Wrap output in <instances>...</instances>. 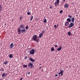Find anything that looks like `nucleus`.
<instances>
[{
    "label": "nucleus",
    "mask_w": 80,
    "mask_h": 80,
    "mask_svg": "<svg viewBox=\"0 0 80 80\" xmlns=\"http://www.w3.org/2000/svg\"><path fill=\"white\" fill-rule=\"evenodd\" d=\"M32 39L33 41H35L36 42H39V39H37V35H34L32 36Z\"/></svg>",
    "instance_id": "obj_1"
},
{
    "label": "nucleus",
    "mask_w": 80,
    "mask_h": 80,
    "mask_svg": "<svg viewBox=\"0 0 80 80\" xmlns=\"http://www.w3.org/2000/svg\"><path fill=\"white\" fill-rule=\"evenodd\" d=\"M29 53L31 55H34L35 53V50L34 49H32L31 50H30Z\"/></svg>",
    "instance_id": "obj_2"
},
{
    "label": "nucleus",
    "mask_w": 80,
    "mask_h": 80,
    "mask_svg": "<svg viewBox=\"0 0 80 80\" xmlns=\"http://www.w3.org/2000/svg\"><path fill=\"white\" fill-rule=\"evenodd\" d=\"M29 67H30V68H33L34 66L33 65V64H32L31 62L29 63L28 65Z\"/></svg>",
    "instance_id": "obj_3"
},
{
    "label": "nucleus",
    "mask_w": 80,
    "mask_h": 80,
    "mask_svg": "<svg viewBox=\"0 0 80 80\" xmlns=\"http://www.w3.org/2000/svg\"><path fill=\"white\" fill-rule=\"evenodd\" d=\"M73 25H74V23H72V22H71V23L69 24L68 27L69 28H71V27H72L73 26Z\"/></svg>",
    "instance_id": "obj_4"
},
{
    "label": "nucleus",
    "mask_w": 80,
    "mask_h": 80,
    "mask_svg": "<svg viewBox=\"0 0 80 80\" xmlns=\"http://www.w3.org/2000/svg\"><path fill=\"white\" fill-rule=\"evenodd\" d=\"M19 28H22V29H24L25 28V26L23 24H21L19 26Z\"/></svg>",
    "instance_id": "obj_5"
},
{
    "label": "nucleus",
    "mask_w": 80,
    "mask_h": 80,
    "mask_svg": "<svg viewBox=\"0 0 80 80\" xmlns=\"http://www.w3.org/2000/svg\"><path fill=\"white\" fill-rule=\"evenodd\" d=\"M21 32L22 33H26V29L24 28L21 29Z\"/></svg>",
    "instance_id": "obj_6"
},
{
    "label": "nucleus",
    "mask_w": 80,
    "mask_h": 80,
    "mask_svg": "<svg viewBox=\"0 0 80 80\" xmlns=\"http://www.w3.org/2000/svg\"><path fill=\"white\" fill-rule=\"evenodd\" d=\"M10 47L11 49H12V48L14 47V45L13 44V43H11L10 45Z\"/></svg>",
    "instance_id": "obj_7"
},
{
    "label": "nucleus",
    "mask_w": 80,
    "mask_h": 80,
    "mask_svg": "<svg viewBox=\"0 0 80 80\" xmlns=\"http://www.w3.org/2000/svg\"><path fill=\"white\" fill-rule=\"evenodd\" d=\"M60 72L58 73V75H60V74H61V76H62V75H63V71H62L61 69H60Z\"/></svg>",
    "instance_id": "obj_8"
},
{
    "label": "nucleus",
    "mask_w": 80,
    "mask_h": 80,
    "mask_svg": "<svg viewBox=\"0 0 80 80\" xmlns=\"http://www.w3.org/2000/svg\"><path fill=\"white\" fill-rule=\"evenodd\" d=\"M18 32L19 35H20L21 34V30L20 29H18Z\"/></svg>",
    "instance_id": "obj_9"
},
{
    "label": "nucleus",
    "mask_w": 80,
    "mask_h": 80,
    "mask_svg": "<svg viewBox=\"0 0 80 80\" xmlns=\"http://www.w3.org/2000/svg\"><path fill=\"white\" fill-rule=\"evenodd\" d=\"M64 8H67L68 7V5L67 3H65L64 6Z\"/></svg>",
    "instance_id": "obj_10"
},
{
    "label": "nucleus",
    "mask_w": 80,
    "mask_h": 80,
    "mask_svg": "<svg viewBox=\"0 0 80 80\" xmlns=\"http://www.w3.org/2000/svg\"><path fill=\"white\" fill-rule=\"evenodd\" d=\"M75 18H74V17H73L72 18L71 20V22L72 23H74V21H75Z\"/></svg>",
    "instance_id": "obj_11"
},
{
    "label": "nucleus",
    "mask_w": 80,
    "mask_h": 80,
    "mask_svg": "<svg viewBox=\"0 0 80 80\" xmlns=\"http://www.w3.org/2000/svg\"><path fill=\"white\" fill-rule=\"evenodd\" d=\"M29 60L31 61V62H34L35 60H34L32 58H30L29 59Z\"/></svg>",
    "instance_id": "obj_12"
},
{
    "label": "nucleus",
    "mask_w": 80,
    "mask_h": 80,
    "mask_svg": "<svg viewBox=\"0 0 80 80\" xmlns=\"http://www.w3.org/2000/svg\"><path fill=\"white\" fill-rule=\"evenodd\" d=\"M61 49L62 47H60L59 48H58L57 49V50H58V51H60V50H61Z\"/></svg>",
    "instance_id": "obj_13"
},
{
    "label": "nucleus",
    "mask_w": 80,
    "mask_h": 80,
    "mask_svg": "<svg viewBox=\"0 0 80 80\" xmlns=\"http://www.w3.org/2000/svg\"><path fill=\"white\" fill-rule=\"evenodd\" d=\"M67 21L69 22H71V19L70 18H68L67 19Z\"/></svg>",
    "instance_id": "obj_14"
},
{
    "label": "nucleus",
    "mask_w": 80,
    "mask_h": 80,
    "mask_svg": "<svg viewBox=\"0 0 80 80\" xmlns=\"http://www.w3.org/2000/svg\"><path fill=\"white\" fill-rule=\"evenodd\" d=\"M13 57V55L10 54L9 55V58H12Z\"/></svg>",
    "instance_id": "obj_15"
},
{
    "label": "nucleus",
    "mask_w": 80,
    "mask_h": 80,
    "mask_svg": "<svg viewBox=\"0 0 80 80\" xmlns=\"http://www.w3.org/2000/svg\"><path fill=\"white\" fill-rule=\"evenodd\" d=\"M7 63H8V61H5L4 62V64L5 65H7Z\"/></svg>",
    "instance_id": "obj_16"
},
{
    "label": "nucleus",
    "mask_w": 80,
    "mask_h": 80,
    "mask_svg": "<svg viewBox=\"0 0 80 80\" xmlns=\"http://www.w3.org/2000/svg\"><path fill=\"white\" fill-rule=\"evenodd\" d=\"M44 20L43 21L44 23H47V19H45V17H44Z\"/></svg>",
    "instance_id": "obj_17"
},
{
    "label": "nucleus",
    "mask_w": 80,
    "mask_h": 80,
    "mask_svg": "<svg viewBox=\"0 0 80 80\" xmlns=\"http://www.w3.org/2000/svg\"><path fill=\"white\" fill-rule=\"evenodd\" d=\"M68 25V22H66L65 23V26H67Z\"/></svg>",
    "instance_id": "obj_18"
},
{
    "label": "nucleus",
    "mask_w": 80,
    "mask_h": 80,
    "mask_svg": "<svg viewBox=\"0 0 80 80\" xmlns=\"http://www.w3.org/2000/svg\"><path fill=\"white\" fill-rule=\"evenodd\" d=\"M42 36H43V34L40 33V34L39 35V38H41Z\"/></svg>",
    "instance_id": "obj_19"
},
{
    "label": "nucleus",
    "mask_w": 80,
    "mask_h": 80,
    "mask_svg": "<svg viewBox=\"0 0 80 80\" xmlns=\"http://www.w3.org/2000/svg\"><path fill=\"white\" fill-rule=\"evenodd\" d=\"M51 50L52 52H53V51H54V48L53 47L51 48Z\"/></svg>",
    "instance_id": "obj_20"
},
{
    "label": "nucleus",
    "mask_w": 80,
    "mask_h": 80,
    "mask_svg": "<svg viewBox=\"0 0 80 80\" xmlns=\"http://www.w3.org/2000/svg\"><path fill=\"white\" fill-rule=\"evenodd\" d=\"M68 34L69 36H70V35H71V33H70V32H68Z\"/></svg>",
    "instance_id": "obj_21"
},
{
    "label": "nucleus",
    "mask_w": 80,
    "mask_h": 80,
    "mask_svg": "<svg viewBox=\"0 0 80 80\" xmlns=\"http://www.w3.org/2000/svg\"><path fill=\"white\" fill-rule=\"evenodd\" d=\"M54 4L55 5V6H58V4H57V2H56L55 3H54Z\"/></svg>",
    "instance_id": "obj_22"
},
{
    "label": "nucleus",
    "mask_w": 80,
    "mask_h": 80,
    "mask_svg": "<svg viewBox=\"0 0 80 80\" xmlns=\"http://www.w3.org/2000/svg\"><path fill=\"white\" fill-rule=\"evenodd\" d=\"M33 16H32L30 17V21H32L33 19Z\"/></svg>",
    "instance_id": "obj_23"
},
{
    "label": "nucleus",
    "mask_w": 80,
    "mask_h": 80,
    "mask_svg": "<svg viewBox=\"0 0 80 80\" xmlns=\"http://www.w3.org/2000/svg\"><path fill=\"white\" fill-rule=\"evenodd\" d=\"M23 67H24V68H27V65H23Z\"/></svg>",
    "instance_id": "obj_24"
},
{
    "label": "nucleus",
    "mask_w": 80,
    "mask_h": 80,
    "mask_svg": "<svg viewBox=\"0 0 80 80\" xmlns=\"http://www.w3.org/2000/svg\"><path fill=\"white\" fill-rule=\"evenodd\" d=\"M0 71H1V72H3V71H4V69H3V68L1 69H0Z\"/></svg>",
    "instance_id": "obj_25"
},
{
    "label": "nucleus",
    "mask_w": 80,
    "mask_h": 80,
    "mask_svg": "<svg viewBox=\"0 0 80 80\" xmlns=\"http://www.w3.org/2000/svg\"><path fill=\"white\" fill-rule=\"evenodd\" d=\"M5 73H3L2 75V77H4V76H5Z\"/></svg>",
    "instance_id": "obj_26"
},
{
    "label": "nucleus",
    "mask_w": 80,
    "mask_h": 80,
    "mask_svg": "<svg viewBox=\"0 0 80 80\" xmlns=\"http://www.w3.org/2000/svg\"><path fill=\"white\" fill-rule=\"evenodd\" d=\"M27 14L28 15H31V13L30 12H27Z\"/></svg>",
    "instance_id": "obj_27"
},
{
    "label": "nucleus",
    "mask_w": 80,
    "mask_h": 80,
    "mask_svg": "<svg viewBox=\"0 0 80 80\" xmlns=\"http://www.w3.org/2000/svg\"><path fill=\"white\" fill-rule=\"evenodd\" d=\"M44 32H45V30H44L42 31V32L41 33L43 35V33H44Z\"/></svg>",
    "instance_id": "obj_28"
},
{
    "label": "nucleus",
    "mask_w": 80,
    "mask_h": 80,
    "mask_svg": "<svg viewBox=\"0 0 80 80\" xmlns=\"http://www.w3.org/2000/svg\"><path fill=\"white\" fill-rule=\"evenodd\" d=\"M68 17H69V18H72V16L70 15H68Z\"/></svg>",
    "instance_id": "obj_29"
},
{
    "label": "nucleus",
    "mask_w": 80,
    "mask_h": 80,
    "mask_svg": "<svg viewBox=\"0 0 80 80\" xmlns=\"http://www.w3.org/2000/svg\"><path fill=\"white\" fill-rule=\"evenodd\" d=\"M26 30L28 29V26H27L26 27Z\"/></svg>",
    "instance_id": "obj_30"
},
{
    "label": "nucleus",
    "mask_w": 80,
    "mask_h": 80,
    "mask_svg": "<svg viewBox=\"0 0 80 80\" xmlns=\"http://www.w3.org/2000/svg\"><path fill=\"white\" fill-rule=\"evenodd\" d=\"M2 8L1 7V5H0V12L2 11Z\"/></svg>",
    "instance_id": "obj_31"
},
{
    "label": "nucleus",
    "mask_w": 80,
    "mask_h": 80,
    "mask_svg": "<svg viewBox=\"0 0 80 80\" xmlns=\"http://www.w3.org/2000/svg\"><path fill=\"white\" fill-rule=\"evenodd\" d=\"M27 58H28V57H27V56H25V59H26V60H27Z\"/></svg>",
    "instance_id": "obj_32"
},
{
    "label": "nucleus",
    "mask_w": 80,
    "mask_h": 80,
    "mask_svg": "<svg viewBox=\"0 0 80 80\" xmlns=\"http://www.w3.org/2000/svg\"><path fill=\"white\" fill-rule=\"evenodd\" d=\"M63 13V11H62V10H61L60 11V13Z\"/></svg>",
    "instance_id": "obj_33"
},
{
    "label": "nucleus",
    "mask_w": 80,
    "mask_h": 80,
    "mask_svg": "<svg viewBox=\"0 0 80 80\" xmlns=\"http://www.w3.org/2000/svg\"><path fill=\"white\" fill-rule=\"evenodd\" d=\"M30 73H31V72H27V73L28 75H30Z\"/></svg>",
    "instance_id": "obj_34"
},
{
    "label": "nucleus",
    "mask_w": 80,
    "mask_h": 80,
    "mask_svg": "<svg viewBox=\"0 0 80 80\" xmlns=\"http://www.w3.org/2000/svg\"><path fill=\"white\" fill-rule=\"evenodd\" d=\"M54 28H55L56 29H57V25H55L54 26Z\"/></svg>",
    "instance_id": "obj_35"
},
{
    "label": "nucleus",
    "mask_w": 80,
    "mask_h": 80,
    "mask_svg": "<svg viewBox=\"0 0 80 80\" xmlns=\"http://www.w3.org/2000/svg\"><path fill=\"white\" fill-rule=\"evenodd\" d=\"M57 4H58V3H59V1H57Z\"/></svg>",
    "instance_id": "obj_36"
},
{
    "label": "nucleus",
    "mask_w": 80,
    "mask_h": 80,
    "mask_svg": "<svg viewBox=\"0 0 80 80\" xmlns=\"http://www.w3.org/2000/svg\"><path fill=\"white\" fill-rule=\"evenodd\" d=\"M20 21H21L22 20V17H20Z\"/></svg>",
    "instance_id": "obj_37"
},
{
    "label": "nucleus",
    "mask_w": 80,
    "mask_h": 80,
    "mask_svg": "<svg viewBox=\"0 0 80 80\" xmlns=\"http://www.w3.org/2000/svg\"><path fill=\"white\" fill-rule=\"evenodd\" d=\"M36 21H38V18H36Z\"/></svg>",
    "instance_id": "obj_38"
},
{
    "label": "nucleus",
    "mask_w": 80,
    "mask_h": 80,
    "mask_svg": "<svg viewBox=\"0 0 80 80\" xmlns=\"http://www.w3.org/2000/svg\"><path fill=\"white\" fill-rule=\"evenodd\" d=\"M55 47H58V46L57 45H55Z\"/></svg>",
    "instance_id": "obj_39"
},
{
    "label": "nucleus",
    "mask_w": 80,
    "mask_h": 80,
    "mask_svg": "<svg viewBox=\"0 0 80 80\" xmlns=\"http://www.w3.org/2000/svg\"><path fill=\"white\" fill-rule=\"evenodd\" d=\"M63 3H64V2H65V0H63Z\"/></svg>",
    "instance_id": "obj_40"
},
{
    "label": "nucleus",
    "mask_w": 80,
    "mask_h": 80,
    "mask_svg": "<svg viewBox=\"0 0 80 80\" xmlns=\"http://www.w3.org/2000/svg\"><path fill=\"white\" fill-rule=\"evenodd\" d=\"M23 80V78H21L20 79V80Z\"/></svg>",
    "instance_id": "obj_41"
},
{
    "label": "nucleus",
    "mask_w": 80,
    "mask_h": 80,
    "mask_svg": "<svg viewBox=\"0 0 80 80\" xmlns=\"http://www.w3.org/2000/svg\"><path fill=\"white\" fill-rule=\"evenodd\" d=\"M52 8V7L51 6H50V8Z\"/></svg>",
    "instance_id": "obj_42"
},
{
    "label": "nucleus",
    "mask_w": 80,
    "mask_h": 80,
    "mask_svg": "<svg viewBox=\"0 0 80 80\" xmlns=\"http://www.w3.org/2000/svg\"><path fill=\"white\" fill-rule=\"evenodd\" d=\"M57 76H58V74H56L55 75V77H57Z\"/></svg>",
    "instance_id": "obj_43"
},
{
    "label": "nucleus",
    "mask_w": 80,
    "mask_h": 80,
    "mask_svg": "<svg viewBox=\"0 0 80 80\" xmlns=\"http://www.w3.org/2000/svg\"><path fill=\"white\" fill-rule=\"evenodd\" d=\"M39 68L40 69V68H42V67H39Z\"/></svg>",
    "instance_id": "obj_44"
},
{
    "label": "nucleus",
    "mask_w": 80,
    "mask_h": 80,
    "mask_svg": "<svg viewBox=\"0 0 80 80\" xmlns=\"http://www.w3.org/2000/svg\"><path fill=\"white\" fill-rule=\"evenodd\" d=\"M59 2V0H57V2Z\"/></svg>",
    "instance_id": "obj_45"
},
{
    "label": "nucleus",
    "mask_w": 80,
    "mask_h": 80,
    "mask_svg": "<svg viewBox=\"0 0 80 80\" xmlns=\"http://www.w3.org/2000/svg\"><path fill=\"white\" fill-rule=\"evenodd\" d=\"M57 26V27H58V24Z\"/></svg>",
    "instance_id": "obj_46"
},
{
    "label": "nucleus",
    "mask_w": 80,
    "mask_h": 80,
    "mask_svg": "<svg viewBox=\"0 0 80 80\" xmlns=\"http://www.w3.org/2000/svg\"><path fill=\"white\" fill-rule=\"evenodd\" d=\"M35 80H37V79H35Z\"/></svg>",
    "instance_id": "obj_47"
},
{
    "label": "nucleus",
    "mask_w": 80,
    "mask_h": 80,
    "mask_svg": "<svg viewBox=\"0 0 80 80\" xmlns=\"http://www.w3.org/2000/svg\"><path fill=\"white\" fill-rule=\"evenodd\" d=\"M5 80H7V79H5Z\"/></svg>",
    "instance_id": "obj_48"
},
{
    "label": "nucleus",
    "mask_w": 80,
    "mask_h": 80,
    "mask_svg": "<svg viewBox=\"0 0 80 80\" xmlns=\"http://www.w3.org/2000/svg\"><path fill=\"white\" fill-rule=\"evenodd\" d=\"M40 65H41V64H40Z\"/></svg>",
    "instance_id": "obj_49"
},
{
    "label": "nucleus",
    "mask_w": 80,
    "mask_h": 80,
    "mask_svg": "<svg viewBox=\"0 0 80 80\" xmlns=\"http://www.w3.org/2000/svg\"><path fill=\"white\" fill-rule=\"evenodd\" d=\"M0 27H1V26L0 25Z\"/></svg>",
    "instance_id": "obj_50"
}]
</instances>
